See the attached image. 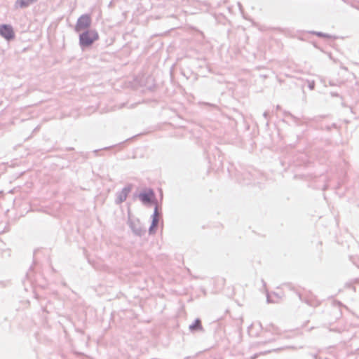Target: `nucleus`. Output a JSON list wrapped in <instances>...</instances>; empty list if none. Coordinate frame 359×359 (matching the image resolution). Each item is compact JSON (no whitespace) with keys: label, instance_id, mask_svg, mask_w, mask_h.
<instances>
[{"label":"nucleus","instance_id":"nucleus-5","mask_svg":"<svg viewBox=\"0 0 359 359\" xmlns=\"http://www.w3.org/2000/svg\"><path fill=\"white\" fill-rule=\"evenodd\" d=\"M154 197V194L152 191H149V192H147V193H144V194H142L140 195V199L144 202V203H149L150 202L152 198Z\"/></svg>","mask_w":359,"mask_h":359},{"label":"nucleus","instance_id":"nucleus-4","mask_svg":"<svg viewBox=\"0 0 359 359\" xmlns=\"http://www.w3.org/2000/svg\"><path fill=\"white\" fill-rule=\"evenodd\" d=\"M36 0H17L15 2V8H23L29 6Z\"/></svg>","mask_w":359,"mask_h":359},{"label":"nucleus","instance_id":"nucleus-2","mask_svg":"<svg viewBox=\"0 0 359 359\" xmlns=\"http://www.w3.org/2000/svg\"><path fill=\"white\" fill-rule=\"evenodd\" d=\"M91 24V18L89 15H82L77 20L75 25V30L76 32H81L88 28Z\"/></svg>","mask_w":359,"mask_h":359},{"label":"nucleus","instance_id":"nucleus-6","mask_svg":"<svg viewBox=\"0 0 359 359\" xmlns=\"http://www.w3.org/2000/svg\"><path fill=\"white\" fill-rule=\"evenodd\" d=\"M190 330H201L202 328L200 320H196L194 323L190 325Z\"/></svg>","mask_w":359,"mask_h":359},{"label":"nucleus","instance_id":"nucleus-1","mask_svg":"<svg viewBox=\"0 0 359 359\" xmlns=\"http://www.w3.org/2000/svg\"><path fill=\"white\" fill-rule=\"evenodd\" d=\"M98 39L99 35L95 30H88L80 35V45L81 46H90Z\"/></svg>","mask_w":359,"mask_h":359},{"label":"nucleus","instance_id":"nucleus-3","mask_svg":"<svg viewBox=\"0 0 359 359\" xmlns=\"http://www.w3.org/2000/svg\"><path fill=\"white\" fill-rule=\"evenodd\" d=\"M0 34L7 40L14 37V32L11 26L8 25H0Z\"/></svg>","mask_w":359,"mask_h":359}]
</instances>
